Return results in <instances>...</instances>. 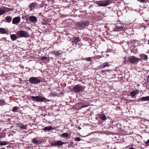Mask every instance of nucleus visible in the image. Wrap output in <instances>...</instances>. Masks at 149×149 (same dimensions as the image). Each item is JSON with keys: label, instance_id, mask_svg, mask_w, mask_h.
Returning <instances> with one entry per match:
<instances>
[{"label": "nucleus", "instance_id": "nucleus-7", "mask_svg": "<svg viewBox=\"0 0 149 149\" xmlns=\"http://www.w3.org/2000/svg\"><path fill=\"white\" fill-rule=\"evenodd\" d=\"M88 21L81 22L77 23V25L79 26L85 27L89 24Z\"/></svg>", "mask_w": 149, "mask_h": 149}, {"label": "nucleus", "instance_id": "nucleus-19", "mask_svg": "<svg viewBox=\"0 0 149 149\" xmlns=\"http://www.w3.org/2000/svg\"><path fill=\"white\" fill-rule=\"evenodd\" d=\"M74 42L76 44L80 41L79 37H74L73 38Z\"/></svg>", "mask_w": 149, "mask_h": 149}, {"label": "nucleus", "instance_id": "nucleus-32", "mask_svg": "<svg viewBox=\"0 0 149 149\" xmlns=\"http://www.w3.org/2000/svg\"><path fill=\"white\" fill-rule=\"evenodd\" d=\"M74 139L75 141H80L81 140V139L79 137H76Z\"/></svg>", "mask_w": 149, "mask_h": 149}, {"label": "nucleus", "instance_id": "nucleus-31", "mask_svg": "<svg viewBox=\"0 0 149 149\" xmlns=\"http://www.w3.org/2000/svg\"><path fill=\"white\" fill-rule=\"evenodd\" d=\"M109 71V70H102V71H101L100 73L102 74L103 75L104 74H105V73L106 72Z\"/></svg>", "mask_w": 149, "mask_h": 149}, {"label": "nucleus", "instance_id": "nucleus-21", "mask_svg": "<svg viewBox=\"0 0 149 149\" xmlns=\"http://www.w3.org/2000/svg\"><path fill=\"white\" fill-rule=\"evenodd\" d=\"M53 128L51 126H49L45 127L43 130L45 131H50Z\"/></svg>", "mask_w": 149, "mask_h": 149}, {"label": "nucleus", "instance_id": "nucleus-40", "mask_svg": "<svg viewBox=\"0 0 149 149\" xmlns=\"http://www.w3.org/2000/svg\"><path fill=\"white\" fill-rule=\"evenodd\" d=\"M5 149V148H1V149Z\"/></svg>", "mask_w": 149, "mask_h": 149}, {"label": "nucleus", "instance_id": "nucleus-25", "mask_svg": "<svg viewBox=\"0 0 149 149\" xmlns=\"http://www.w3.org/2000/svg\"><path fill=\"white\" fill-rule=\"evenodd\" d=\"M8 144V143L6 142L0 141V146H4Z\"/></svg>", "mask_w": 149, "mask_h": 149}, {"label": "nucleus", "instance_id": "nucleus-35", "mask_svg": "<svg viewBox=\"0 0 149 149\" xmlns=\"http://www.w3.org/2000/svg\"><path fill=\"white\" fill-rule=\"evenodd\" d=\"M86 59L88 61H91V58L90 57L87 58H86Z\"/></svg>", "mask_w": 149, "mask_h": 149}, {"label": "nucleus", "instance_id": "nucleus-29", "mask_svg": "<svg viewBox=\"0 0 149 149\" xmlns=\"http://www.w3.org/2000/svg\"><path fill=\"white\" fill-rule=\"evenodd\" d=\"M3 8L5 9L4 10H6V11L7 12L13 10L12 8H9L6 7H4Z\"/></svg>", "mask_w": 149, "mask_h": 149}, {"label": "nucleus", "instance_id": "nucleus-30", "mask_svg": "<svg viewBox=\"0 0 149 149\" xmlns=\"http://www.w3.org/2000/svg\"><path fill=\"white\" fill-rule=\"evenodd\" d=\"M109 64L108 63L106 62L104 64V65L103 66V68H105L106 67H109Z\"/></svg>", "mask_w": 149, "mask_h": 149}, {"label": "nucleus", "instance_id": "nucleus-28", "mask_svg": "<svg viewBox=\"0 0 149 149\" xmlns=\"http://www.w3.org/2000/svg\"><path fill=\"white\" fill-rule=\"evenodd\" d=\"M33 142L35 144H37L38 142V140L37 139V138H34L32 140Z\"/></svg>", "mask_w": 149, "mask_h": 149}, {"label": "nucleus", "instance_id": "nucleus-10", "mask_svg": "<svg viewBox=\"0 0 149 149\" xmlns=\"http://www.w3.org/2000/svg\"><path fill=\"white\" fill-rule=\"evenodd\" d=\"M37 5L36 3H32L30 5L29 7L30 8V10H32L37 8Z\"/></svg>", "mask_w": 149, "mask_h": 149}, {"label": "nucleus", "instance_id": "nucleus-20", "mask_svg": "<svg viewBox=\"0 0 149 149\" xmlns=\"http://www.w3.org/2000/svg\"><path fill=\"white\" fill-rule=\"evenodd\" d=\"M140 100L142 101H147L149 100V96L141 97Z\"/></svg>", "mask_w": 149, "mask_h": 149}, {"label": "nucleus", "instance_id": "nucleus-37", "mask_svg": "<svg viewBox=\"0 0 149 149\" xmlns=\"http://www.w3.org/2000/svg\"><path fill=\"white\" fill-rule=\"evenodd\" d=\"M149 143V139L146 142V144H148Z\"/></svg>", "mask_w": 149, "mask_h": 149}, {"label": "nucleus", "instance_id": "nucleus-16", "mask_svg": "<svg viewBox=\"0 0 149 149\" xmlns=\"http://www.w3.org/2000/svg\"><path fill=\"white\" fill-rule=\"evenodd\" d=\"M12 18L10 16H7L6 17L5 20H6V22L8 23H10L11 22Z\"/></svg>", "mask_w": 149, "mask_h": 149}, {"label": "nucleus", "instance_id": "nucleus-1", "mask_svg": "<svg viewBox=\"0 0 149 149\" xmlns=\"http://www.w3.org/2000/svg\"><path fill=\"white\" fill-rule=\"evenodd\" d=\"M73 89L75 93H78L83 91L84 89V88L81 85H77L74 86Z\"/></svg>", "mask_w": 149, "mask_h": 149}, {"label": "nucleus", "instance_id": "nucleus-17", "mask_svg": "<svg viewBox=\"0 0 149 149\" xmlns=\"http://www.w3.org/2000/svg\"><path fill=\"white\" fill-rule=\"evenodd\" d=\"M11 39L13 40H15L17 39V37L16 35L15 34H13L10 35V36Z\"/></svg>", "mask_w": 149, "mask_h": 149}, {"label": "nucleus", "instance_id": "nucleus-42", "mask_svg": "<svg viewBox=\"0 0 149 149\" xmlns=\"http://www.w3.org/2000/svg\"><path fill=\"white\" fill-rule=\"evenodd\" d=\"M1 94V93L0 92V94Z\"/></svg>", "mask_w": 149, "mask_h": 149}, {"label": "nucleus", "instance_id": "nucleus-9", "mask_svg": "<svg viewBox=\"0 0 149 149\" xmlns=\"http://www.w3.org/2000/svg\"><path fill=\"white\" fill-rule=\"evenodd\" d=\"M21 18L19 17H15L13 18L12 21V23L15 24L19 23L20 21Z\"/></svg>", "mask_w": 149, "mask_h": 149}, {"label": "nucleus", "instance_id": "nucleus-36", "mask_svg": "<svg viewBox=\"0 0 149 149\" xmlns=\"http://www.w3.org/2000/svg\"><path fill=\"white\" fill-rule=\"evenodd\" d=\"M88 106V105H83V106H82V107H81V108L85 107H87Z\"/></svg>", "mask_w": 149, "mask_h": 149}, {"label": "nucleus", "instance_id": "nucleus-5", "mask_svg": "<svg viewBox=\"0 0 149 149\" xmlns=\"http://www.w3.org/2000/svg\"><path fill=\"white\" fill-rule=\"evenodd\" d=\"M29 81L32 84H36L39 83L41 80L37 77H31L29 78Z\"/></svg>", "mask_w": 149, "mask_h": 149}, {"label": "nucleus", "instance_id": "nucleus-26", "mask_svg": "<svg viewBox=\"0 0 149 149\" xmlns=\"http://www.w3.org/2000/svg\"><path fill=\"white\" fill-rule=\"evenodd\" d=\"M115 29L117 31H119L123 29V27L122 26H116L115 27Z\"/></svg>", "mask_w": 149, "mask_h": 149}, {"label": "nucleus", "instance_id": "nucleus-23", "mask_svg": "<svg viewBox=\"0 0 149 149\" xmlns=\"http://www.w3.org/2000/svg\"><path fill=\"white\" fill-rule=\"evenodd\" d=\"M19 109V108L17 106L14 107L12 109V111L14 112H17V111L18 109Z\"/></svg>", "mask_w": 149, "mask_h": 149}, {"label": "nucleus", "instance_id": "nucleus-8", "mask_svg": "<svg viewBox=\"0 0 149 149\" xmlns=\"http://www.w3.org/2000/svg\"><path fill=\"white\" fill-rule=\"evenodd\" d=\"M17 34V36H19L21 37H26V32L22 30L18 31Z\"/></svg>", "mask_w": 149, "mask_h": 149}, {"label": "nucleus", "instance_id": "nucleus-39", "mask_svg": "<svg viewBox=\"0 0 149 149\" xmlns=\"http://www.w3.org/2000/svg\"><path fill=\"white\" fill-rule=\"evenodd\" d=\"M148 41V44H149V40Z\"/></svg>", "mask_w": 149, "mask_h": 149}, {"label": "nucleus", "instance_id": "nucleus-12", "mask_svg": "<svg viewBox=\"0 0 149 149\" xmlns=\"http://www.w3.org/2000/svg\"><path fill=\"white\" fill-rule=\"evenodd\" d=\"M41 60L43 61V62L45 63H48L49 61V58L46 56H43L41 58Z\"/></svg>", "mask_w": 149, "mask_h": 149}, {"label": "nucleus", "instance_id": "nucleus-27", "mask_svg": "<svg viewBox=\"0 0 149 149\" xmlns=\"http://www.w3.org/2000/svg\"><path fill=\"white\" fill-rule=\"evenodd\" d=\"M68 136V134L67 133H64L62 134L61 135V136L63 137H67Z\"/></svg>", "mask_w": 149, "mask_h": 149}, {"label": "nucleus", "instance_id": "nucleus-22", "mask_svg": "<svg viewBox=\"0 0 149 149\" xmlns=\"http://www.w3.org/2000/svg\"><path fill=\"white\" fill-rule=\"evenodd\" d=\"M140 56L141 58L143 60H146L148 58L147 55L144 54L141 55Z\"/></svg>", "mask_w": 149, "mask_h": 149}, {"label": "nucleus", "instance_id": "nucleus-6", "mask_svg": "<svg viewBox=\"0 0 149 149\" xmlns=\"http://www.w3.org/2000/svg\"><path fill=\"white\" fill-rule=\"evenodd\" d=\"M51 145L53 146H62L63 145L65 144L62 141H56L54 142L51 143Z\"/></svg>", "mask_w": 149, "mask_h": 149}, {"label": "nucleus", "instance_id": "nucleus-24", "mask_svg": "<svg viewBox=\"0 0 149 149\" xmlns=\"http://www.w3.org/2000/svg\"><path fill=\"white\" fill-rule=\"evenodd\" d=\"M6 13V10L0 9V16L3 14Z\"/></svg>", "mask_w": 149, "mask_h": 149}, {"label": "nucleus", "instance_id": "nucleus-34", "mask_svg": "<svg viewBox=\"0 0 149 149\" xmlns=\"http://www.w3.org/2000/svg\"><path fill=\"white\" fill-rule=\"evenodd\" d=\"M21 128H23L24 129H25L26 128H27V127L26 126L23 125L22 126H21Z\"/></svg>", "mask_w": 149, "mask_h": 149}, {"label": "nucleus", "instance_id": "nucleus-11", "mask_svg": "<svg viewBox=\"0 0 149 149\" xmlns=\"http://www.w3.org/2000/svg\"><path fill=\"white\" fill-rule=\"evenodd\" d=\"M0 33L1 34H6L8 35L9 34L8 32H7L6 30L3 28H0Z\"/></svg>", "mask_w": 149, "mask_h": 149}, {"label": "nucleus", "instance_id": "nucleus-13", "mask_svg": "<svg viewBox=\"0 0 149 149\" xmlns=\"http://www.w3.org/2000/svg\"><path fill=\"white\" fill-rule=\"evenodd\" d=\"M138 93L139 91L138 90H134L131 92L130 93V94L132 97H134L135 95Z\"/></svg>", "mask_w": 149, "mask_h": 149}, {"label": "nucleus", "instance_id": "nucleus-4", "mask_svg": "<svg viewBox=\"0 0 149 149\" xmlns=\"http://www.w3.org/2000/svg\"><path fill=\"white\" fill-rule=\"evenodd\" d=\"M129 60L132 63H136L140 61V59L132 56L129 58Z\"/></svg>", "mask_w": 149, "mask_h": 149}, {"label": "nucleus", "instance_id": "nucleus-18", "mask_svg": "<svg viewBox=\"0 0 149 149\" xmlns=\"http://www.w3.org/2000/svg\"><path fill=\"white\" fill-rule=\"evenodd\" d=\"M53 54L55 55V57H58L61 54L58 51H56L53 52Z\"/></svg>", "mask_w": 149, "mask_h": 149}, {"label": "nucleus", "instance_id": "nucleus-33", "mask_svg": "<svg viewBox=\"0 0 149 149\" xmlns=\"http://www.w3.org/2000/svg\"><path fill=\"white\" fill-rule=\"evenodd\" d=\"M3 100H0V106L3 104Z\"/></svg>", "mask_w": 149, "mask_h": 149}, {"label": "nucleus", "instance_id": "nucleus-2", "mask_svg": "<svg viewBox=\"0 0 149 149\" xmlns=\"http://www.w3.org/2000/svg\"><path fill=\"white\" fill-rule=\"evenodd\" d=\"M112 1L110 0L100 1V2H97V4L99 6H106L111 3Z\"/></svg>", "mask_w": 149, "mask_h": 149}, {"label": "nucleus", "instance_id": "nucleus-41", "mask_svg": "<svg viewBox=\"0 0 149 149\" xmlns=\"http://www.w3.org/2000/svg\"><path fill=\"white\" fill-rule=\"evenodd\" d=\"M148 79H149V76H148Z\"/></svg>", "mask_w": 149, "mask_h": 149}, {"label": "nucleus", "instance_id": "nucleus-15", "mask_svg": "<svg viewBox=\"0 0 149 149\" xmlns=\"http://www.w3.org/2000/svg\"><path fill=\"white\" fill-rule=\"evenodd\" d=\"M99 118L102 120H105L107 119L106 116L103 114H101L99 115Z\"/></svg>", "mask_w": 149, "mask_h": 149}, {"label": "nucleus", "instance_id": "nucleus-38", "mask_svg": "<svg viewBox=\"0 0 149 149\" xmlns=\"http://www.w3.org/2000/svg\"><path fill=\"white\" fill-rule=\"evenodd\" d=\"M142 1H143L144 0H140Z\"/></svg>", "mask_w": 149, "mask_h": 149}, {"label": "nucleus", "instance_id": "nucleus-14", "mask_svg": "<svg viewBox=\"0 0 149 149\" xmlns=\"http://www.w3.org/2000/svg\"><path fill=\"white\" fill-rule=\"evenodd\" d=\"M29 19L31 22H33L36 21L37 20V18L34 16H30L29 18Z\"/></svg>", "mask_w": 149, "mask_h": 149}, {"label": "nucleus", "instance_id": "nucleus-3", "mask_svg": "<svg viewBox=\"0 0 149 149\" xmlns=\"http://www.w3.org/2000/svg\"><path fill=\"white\" fill-rule=\"evenodd\" d=\"M31 97L33 100L37 102H44L46 100L45 98L41 96H37L35 97L32 96Z\"/></svg>", "mask_w": 149, "mask_h": 149}]
</instances>
